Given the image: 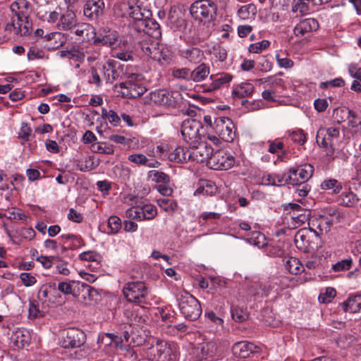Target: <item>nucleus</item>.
I'll list each match as a JSON object with an SVG mask.
<instances>
[{"label":"nucleus","instance_id":"nucleus-39","mask_svg":"<svg viewBox=\"0 0 361 361\" xmlns=\"http://www.w3.org/2000/svg\"><path fill=\"white\" fill-rule=\"evenodd\" d=\"M256 13L257 8L252 4L243 6L238 11V16L243 20L250 19L254 17Z\"/></svg>","mask_w":361,"mask_h":361},{"label":"nucleus","instance_id":"nucleus-15","mask_svg":"<svg viewBox=\"0 0 361 361\" xmlns=\"http://www.w3.org/2000/svg\"><path fill=\"white\" fill-rule=\"evenodd\" d=\"M190 147H192L190 157L197 162H203L204 161L208 162V160L213 154V148L206 142L200 141L199 144L196 145V146Z\"/></svg>","mask_w":361,"mask_h":361},{"label":"nucleus","instance_id":"nucleus-49","mask_svg":"<svg viewBox=\"0 0 361 361\" xmlns=\"http://www.w3.org/2000/svg\"><path fill=\"white\" fill-rule=\"evenodd\" d=\"M74 285V281H71L70 282H60L58 285L57 289L65 295H73Z\"/></svg>","mask_w":361,"mask_h":361},{"label":"nucleus","instance_id":"nucleus-61","mask_svg":"<svg viewBox=\"0 0 361 361\" xmlns=\"http://www.w3.org/2000/svg\"><path fill=\"white\" fill-rule=\"evenodd\" d=\"M20 279L25 286H31L37 282L35 277L30 273H22L20 275Z\"/></svg>","mask_w":361,"mask_h":361},{"label":"nucleus","instance_id":"nucleus-32","mask_svg":"<svg viewBox=\"0 0 361 361\" xmlns=\"http://www.w3.org/2000/svg\"><path fill=\"white\" fill-rule=\"evenodd\" d=\"M286 270L291 274H298L304 271V267L300 261L293 257H288L283 259Z\"/></svg>","mask_w":361,"mask_h":361},{"label":"nucleus","instance_id":"nucleus-60","mask_svg":"<svg viewBox=\"0 0 361 361\" xmlns=\"http://www.w3.org/2000/svg\"><path fill=\"white\" fill-rule=\"evenodd\" d=\"M31 131V128L29 127V126L25 123H23L18 133V137L22 139L23 141L27 142L29 140Z\"/></svg>","mask_w":361,"mask_h":361},{"label":"nucleus","instance_id":"nucleus-1","mask_svg":"<svg viewBox=\"0 0 361 361\" xmlns=\"http://www.w3.org/2000/svg\"><path fill=\"white\" fill-rule=\"evenodd\" d=\"M295 246L305 253H314L321 247V238L312 228H303L295 235Z\"/></svg>","mask_w":361,"mask_h":361},{"label":"nucleus","instance_id":"nucleus-12","mask_svg":"<svg viewBox=\"0 0 361 361\" xmlns=\"http://www.w3.org/2000/svg\"><path fill=\"white\" fill-rule=\"evenodd\" d=\"M314 168L310 164H305L301 167L291 168L288 178L292 185L305 183L313 175Z\"/></svg>","mask_w":361,"mask_h":361},{"label":"nucleus","instance_id":"nucleus-20","mask_svg":"<svg viewBox=\"0 0 361 361\" xmlns=\"http://www.w3.org/2000/svg\"><path fill=\"white\" fill-rule=\"evenodd\" d=\"M319 28V23L314 18H306L301 20L294 28L295 36H302L305 34L315 31Z\"/></svg>","mask_w":361,"mask_h":361},{"label":"nucleus","instance_id":"nucleus-30","mask_svg":"<svg viewBox=\"0 0 361 361\" xmlns=\"http://www.w3.org/2000/svg\"><path fill=\"white\" fill-rule=\"evenodd\" d=\"M49 42L47 45L49 49H56L63 46L66 42V37L61 32H56L44 37Z\"/></svg>","mask_w":361,"mask_h":361},{"label":"nucleus","instance_id":"nucleus-34","mask_svg":"<svg viewBox=\"0 0 361 361\" xmlns=\"http://www.w3.org/2000/svg\"><path fill=\"white\" fill-rule=\"evenodd\" d=\"M14 344L18 348H24L30 342V335L26 329H18L13 336Z\"/></svg>","mask_w":361,"mask_h":361},{"label":"nucleus","instance_id":"nucleus-3","mask_svg":"<svg viewBox=\"0 0 361 361\" xmlns=\"http://www.w3.org/2000/svg\"><path fill=\"white\" fill-rule=\"evenodd\" d=\"M217 7L210 0H198L195 1L190 8L192 17L198 21L209 23L213 20Z\"/></svg>","mask_w":361,"mask_h":361},{"label":"nucleus","instance_id":"nucleus-52","mask_svg":"<svg viewBox=\"0 0 361 361\" xmlns=\"http://www.w3.org/2000/svg\"><path fill=\"white\" fill-rule=\"evenodd\" d=\"M108 225L111 229V233H116L121 228V221L118 217L116 216H111L109 219Z\"/></svg>","mask_w":361,"mask_h":361},{"label":"nucleus","instance_id":"nucleus-62","mask_svg":"<svg viewBox=\"0 0 361 361\" xmlns=\"http://www.w3.org/2000/svg\"><path fill=\"white\" fill-rule=\"evenodd\" d=\"M79 257L82 260L85 261H92V262H98V259L100 258V256L92 251L84 252L79 255Z\"/></svg>","mask_w":361,"mask_h":361},{"label":"nucleus","instance_id":"nucleus-38","mask_svg":"<svg viewBox=\"0 0 361 361\" xmlns=\"http://www.w3.org/2000/svg\"><path fill=\"white\" fill-rule=\"evenodd\" d=\"M49 304L42 305V309L39 310L38 304L35 300L31 301L29 307V317L30 318H37L44 316V312L49 310Z\"/></svg>","mask_w":361,"mask_h":361},{"label":"nucleus","instance_id":"nucleus-4","mask_svg":"<svg viewBox=\"0 0 361 361\" xmlns=\"http://www.w3.org/2000/svg\"><path fill=\"white\" fill-rule=\"evenodd\" d=\"M123 293L128 301L137 304H145L147 288L142 281L128 282L123 287Z\"/></svg>","mask_w":361,"mask_h":361},{"label":"nucleus","instance_id":"nucleus-45","mask_svg":"<svg viewBox=\"0 0 361 361\" xmlns=\"http://www.w3.org/2000/svg\"><path fill=\"white\" fill-rule=\"evenodd\" d=\"M92 151L95 153L111 154L114 153V147L106 143H97L92 145Z\"/></svg>","mask_w":361,"mask_h":361},{"label":"nucleus","instance_id":"nucleus-18","mask_svg":"<svg viewBox=\"0 0 361 361\" xmlns=\"http://www.w3.org/2000/svg\"><path fill=\"white\" fill-rule=\"evenodd\" d=\"M141 49L142 52L149 56L154 61L160 62L162 59H165L163 56L162 46H160L157 42H147L141 43Z\"/></svg>","mask_w":361,"mask_h":361},{"label":"nucleus","instance_id":"nucleus-2","mask_svg":"<svg viewBox=\"0 0 361 361\" xmlns=\"http://www.w3.org/2000/svg\"><path fill=\"white\" fill-rule=\"evenodd\" d=\"M180 312L187 319L194 321L200 317L202 308L200 302L188 292L180 290L176 293Z\"/></svg>","mask_w":361,"mask_h":361},{"label":"nucleus","instance_id":"nucleus-41","mask_svg":"<svg viewBox=\"0 0 361 361\" xmlns=\"http://www.w3.org/2000/svg\"><path fill=\"white\" fill-rule=\"evenodd\" d=\"M60 56L62 58H68L69 59H76V61H81L85 58V54L83 52L77 50V49H71V50H63L59 51Z\"/></svg>","mask_w":361,"mask_h":361},{"label":"nucleus","instance_id":"nucleus-14","mask_svg":"<svg viewBox=\"0 0 361 361\" xmlns=\"http://www.w3.org/2000/svg\"><path fill=\"white\" fill-rule=\"evenodd\" d=\"M157 214V208L152 204H145L142 207H132L126 211V216L138 220L152 219Z\"/></svg>","mask_w":361,"mask_h":361},{"label":"nucleus","instance_id":"nucleus-5","mask_svg":"<svg viewBox=\"0 0 361 361\" xmlns=\"http://www.w3.org/2000/svg\"><path fill=\"white\" fill-rule=\"evenodd\" d=\"M149 350L151 356H153L152 359L161 361H176L178 358L174 346L160 339H157L155 345H153Z\"/></svg>","mask_w":361,"mask_h":361},{"label":"nucleus","instance_id":"nucleus-55","mask_svg":"<svg viewBox=\"0 0 361 361\" xmlns=\"http://www.w3.org/2000/svg\"><path fill=\"white\" fill-rule=\"evenodd\" d=\"M352 265V259H343L341 262H338L333 265L332 269L335 271H341L343 270H348L351 267Z\"/></svg>","mask_w":361,"mask_h":361},{"label":"nucleus","instance_id":"nucleus-36","mask_svg":"<svg viewBox=\"0 0 361 361\" xmlns=\"http://www.w3.org/2000/svg\"><path fill=\"white\" fill-rule=\"evenodd\" d=\"M183 56L190 63L197 64L201 62L204 57L203 51L198 48L187 49L183 52Z\"/></svg>","mask_w":361,"mask_h":361},{"label":"nucleus","instance_id":"nucleus-43","mask_svg":"<svg viewBox=\"0 0 361 361\" xmlns=\"http://www.w3.org/2000/svg\"><path fill=\"white\" fill-rule=\"evenodd\" d=\"M148 176L156 183L168 184L170 181L169 176L162 171H150L148 173Z\"/></svg>","mask_w":361,"mask_h":361},{"label":"nucleus","instance_id":"nucleus-19","mask_svg":"<svg viewBox=\"0 0 361 361\" xmlns=\"http://www.w3.org/2000/svg\"><path fill=\"white\" fill-rule=\"evenodd\" d=\"M150 99L155 104L162 106H173L175 104L173 94L166 90H158L151 92Z\"/></svg>","mask_w":361,"mask_h":361},{"label":"nucleus","instance_id":"nucleus-28","mask_svg":"<svg viewBox=\"0 0 361 361\" xmlns=\"http://www.w3.org/2000/svg\"><path fill=\"white\" fill-rule=\"evenodd\" d=\"M77 18L75 13L68 9L60 18V25L63 30H68L77 25Z\"/></svg>","mask_w":361,"mask_h":361},{"label":"nucleus","instance_id":"nucleus-50","mask_svg":"<svg viewBox=\"0 0 361 361\" xmlns=\"http://www.w3.org/2000/svg\"><path fill=\"white\" fill-rule=\"evenodd\" d=\"M191 71L188 68L174 69L172 75L174 78L184 79L185 80H191L190 79Z\"/></svg>","mask_w":361,"mask_h":361},{"label":"nucleus","instance_id":"nucleus-11","mask_svg":"<svg viewBox=\"0 0 361 361\" xmlns=\"http://www.w3.org/2000/svg\"><path fill=\"white\" fill-rule=\"evenodd\" d=\"M233 123L228 117H218L214 120L213 129L224 141L231 142L234 137Z\"/></svg>","mask_w":361,"mask_h":361},{"label":"nucleus","instance_id":"nucleus-33","mask_svg":"<svg viewBox=\"0 0 361 361\" xmlns=\"http://www.w3.org/2000/svg\"><path fill=\"white\" fill-rule=\"evenodd\" d=\"M169 159L177 163L186 161L191 159L190 151L183 147H178L169 154Z\"/></svg>","mask_w":361,"mask_h":361},{"label":"nucleus","instance_id":"nucleus-63","mask_svg":"<svg viewBox=\"0 0 361 361\" xmlns=\"http://www.w3.org/2000/svg\"><path fill=\"white\" fill-rule=\"evenodd\" d=\"M44 57V52L35 47L30 48L27 52V58L29 60H34L35 59H42Z\"/></svg>","mask_w":361,"mask_h":361},{"label":"nucleus","instance_id":"nucleus-56","mask_svg":"<svg viewBox=\"0 0 361 361\" xmlns=\"http://www.w3.org/2000/svg\"><path fill=\"white\" fill-rule=\"evenodd\" d=\"M97 41L101 42L102 45L112 47L116 44L117 37L114 34H109L104 36L102 38H97Z\"/></svg>","mask_w":361,"mask_h":361},{"label":"nucleus","instance_id":"nucleus-10","mask_svg":"<svg viewBox=\"0 0 361 361\" xmlns=\"http://www.w3.org/2000/svg\"><path fill=\"white\" fill-rule=\"evenodd\" d=\"M121 330L123 331L122 334L124 341L128 345L140 346L145 343L147 335L145 331L141 329H137L130 324H125L121 326Z\"/></svg>","mask_w":361,"mask_h":361},{"label":"nucleus","instance_id":"nucleus-26","mask_svg":"<svg viewBox=\"0 0 361 361\" xmlns=\"http://www.w3.org/2000/svg\"><path fill=\"white\" fill-rule=\"evenodd\" d=\"M255 87L249 82H243L233 87L232 96L235 98H243L252 94Z\"/></svg>","mask_w":361,"mask_h":361},{"label":"nucleus","instance_id":"nucleus-8","mask_svg":"<svg viewBox=\"0 0 361 361\" xmlns=\"http://www.w3.org/2000/svg\"><path fill=\"white\" fill-rule=\"evenodd\" d=\"M62 345L65 348H75L82 345L86 341L83 331L77 328H69L62 332Z\"/></svg>","mask_w":361,"mask_h":361},{"label":"nucleus","instance_id":"nucleus-16","mask_svg":"<svg viewBox=\"0 0 361 361\" xmlns=\"http://www.w3.org/2000/svg\"><path fill=\"white\" fill-rule=\"evenodd\" d=\"M258 351L259 347L248 341L238 342L232 348L233 354L240 358H247Z\"/></svg>","mask_w":361,"mask_h":361},{"label":"nucleus","instance_id":"nucleus-53","mask_svg":"<svg viewBox=\"0 0 361 361\" xmlns=\"http://www.w3.org/2000/svg\"><path fill=\"white\" fill-rule=\"evenodd\" d=\"M29 17L27 19H24L23 22H18L17 20V25H20V32L18 33V35L25 36L30 34L32 23L29 21Z\"/></svg>","mask_w":361,"mask_h":361},{"label":"nucleus","instance_id":"nucleus-46","mask_svg":"<svg viewBox=\"0 0 361 361\" xmlns=\"http://www.w3.org/2000/svg\"><path fill=\"white\" fill-rule=\"evenodd\" d=\"M231 316L233 320L237 322H243L248 319L249 314L246 310L239 308L234 307L231 310Z\"/></svg>","mask_w":361,"mask_h":361},{"label":"nucleus","instance_id":"nucleus-40","mask_svg":"<svg viewBox=\"0 0 361 361\" xmlns=\"http://www.w3.org/2000/svg\"><path fill=\"white\" fill-rule=\"evenodd\" d=\"M322 190H332V192L338 194L342 190V184L334 178L326 179L321 183Z\"/></svg>","mask_w":361,"mask_h":361},{"label":"nucleus","instance_id":"nucleus-54","mask_svg":"<svg viewBox=\"0 0 361 361\" xmlns=\"http://www.w3.org/2000/svg\"><path fill=\"white\" fill-rule=\"evenodd\" d=\"M128 159L139 166H145L147 161L146 156L142 154H133L129 155Z\"/></svg>","mask_w":361,"mask_h":361},{"label":"nucleus","instance_id":"nucleus-57","mask_svg":"<svg viewBox=\"0 0 361 361\" xmlns=\"http://www.w3.org/2000/svg\"><path fill=\"white\" fill-rule=\"evenodd\" d=\"M348 123L351 128H357L361 125V120L357 114L351 109H348Z\"/></svg>","mask_w":361,"mask_h":361},{"label":"nucleus","instance_id":"nucleus-27","mask_svg":"<svg viewBox=\"0 0 361 361\" xmlns=\"http://www.w3.org/2000/svg\"><path fill=\"white\" fill-rule=\"evenodd\" d=\"M93 291L94 290L87 283L75 281L73 297L86 300L92 296Z\"/></svg>","mask_w":361,"mask_h":361},{"label":"nucleus","instance_id":"nucleus-35","mask_svg":"<svg viewBox=\"0 0 361 361\" xmlns=\"http://www.w3.org/2000/svg\"><path fill=\"white\" fill-rule=\"evenodd\" d=\"M343 309L345 312L356 313L361 310V296L355 295L350 297L347 301L342 303Z\"/></svg>","mask_w":361,"mask_h":361},{"label":"nucleus","instance_id":"nucleus-13","mask_svg":"<svg viewBox=\"0 0 361 361\" xmlns=\"http://www.w3.org/2000/svg\"><path fill=\"white\" fill-rule=\"evenodd\" d=\"M104 0H86L83 6L84 16L91 21H97L104 15Z\"/></svg>","mask_w":361,"mask_h":361},{"label":"nucleus","instance_id":"nucleus-59","mask_svg":"<svg viewBox=\"0 0 361 361\" xmlns=\"http://www.w3.org/2000/svg\"><path fill=\"white\" fill-rule=\"evenodd\" d=\"M291 138L294 142L302 145L306 142V136L303 130H298L290 133Z\"/></svg>","mask_w":361,"mask_h":361},{"label":"nucleus","instance_id":"nucleus-58","mask_svg":"<svg viewBox=\"0 0 361 361\" xmlns=\"http://www.w3.org/2000/svg\"><path fill=\"white\" fill-rule=\"evenodd\" d=\"M319 130L320 133L327 135V139L331 142L332 138L338 137L339 135V128H320Z\"/></svg>","mask_w":361,"mask_h":361},{"label":"nucleus","instance_id":"nucleus-44","mask_svg":"<svg viewBox=\"0 0 361 361\" xmlns=\"http://www.w3.org/2000/svg\"><path fill=\"white\" fill-rule=\"evenodd\" d=\"M102 117L109 120V123L114 126L119 125L121 118L114 110L107 111L106 109L102 110Z\"/></svg>","mask_w":361,"mask_h":361},{"label":"nucleus","instance_id":"nucleus-6","mask_svg":"<svg viewBox=\"0 0 361 361\" xmlns=\"http://www.w3.org/2000/svg\"><path fill=\"white\" fill-rule=\"evenodd\" d=\"M202 128L201 122L196 119L188 118L185 120L181 126V133L183 139L190 146H196L201 140V135L199 133Z\"/></svg>","mask_w":361,"mask_h":361},{"label":"nucleus","instance_id":"nucleus-23","mask_svg":"<svg viewBox=\"0 0 361 361\" xmlns=\"http://www.w3.org/2000/svg\"><path fill=\"white\" fill-rule=\"evenodd\" d=\"M117 61L113 59L108 60L102 66L103 75L106 82L112 83L116 80L119 73L116 70Z\"/></svg>","mask_w":361,"mask_h":361},{"label":"nucleus","instance_id":"nucleus-9","mask_svg":"<svg viewBox=\"0 0 361 361\" xmlns=\"http://www.w3.org/2000/svg\"><path fill=\"white\" fill-rule=\"evenodd\" d=\"M235 163L233 156L223 150H218L211 156L207 165L214 170H228L233 167Z\"/></svg>","mask_w":361,"mask_h":361},{"label":"nucleus","instance_id":"nucleus-17","mask_svg":"<svg viewBox=\"0 0 361 361\" xmlns=\"http://www.w3.org/2000/svg\"><path fill=\"white\" fill-rule=\"evenodd\" d=\"M30 3L26 0H17L11 4L10 10L12 17H16L18 22H23L29 17L28 8Z\"/></svg>","mask_w":361,"mask_h":361},{"label":"nucleus","instance_id":"nucleus-51","mask_svg":"<svg viewBox=\"0 0 361 361\" xmlns=\"http://www.w3.org/2000/svg\"><path fill=\"white\" fill-rule=\"evenodd\" d=\"M270 42L268 40H262L259 42L252 44L249 47V51L251 53H259L269 47Z\"/></svg>","mask_w":361,"mask_h":361},{"label":"nucleus","instance_id":"nucleus-25","mask_svg":"<svg viewBox=\"0 0 361 361\" xmlns=\"http://www.w3.org/2000/svg\"><path fill=\"white\" fill-rule=\"evenodd\" d=\"M232 78V75L226 73H218L216 75H212L210 79L212 82L207 90L210 92L219 89L223 85L230 82Z\"/></svg>","mask_w":361,"mask_h":361},{"label":"nucleus","instance_id":"nucleus-31","mask_svg":"<svg viewBox=\"0 0 361 361\" xmlns=\"http://www.w3.org/2000/svg\"><path fill=\"white\" fill-rule=\"evenodd\" d=\"M209 73V66L204 63H202L191 71L190 79L196 82H201L207 78Z\"/></svg>","mask_w":361,"mask_h":361},{"label":"nucleus","instance_id":"nucleus-42","mask_svg":"<svg viewBox=\"0 0 361 361\" xmlns=\"http://www.w3.org/2000/svg\"><path fill=\"white\" fill-rule=\"evenodd\" d=\"M248 293L253 296L263 297L267 295L268 290H267L265 285L255 283L248 288Z\"/></svg>","mask_w":361,"mask_h":361},{"label":"nucleus","instance_id":"nucleus-29","mask_svg":"<svg viewBox=\"0 0 361 361\" xmlns=\"http://www.w3.org/2000/svg\"><path fill=\"white\" fill-rule=\"evenodd\" d=\"M130 16L135 21L137 28L140 27V21H145L148 17L152 16V13L148 9H142L140 6H131L130 8Z\"/></svg>","mask_w":361,"mask_h":361},{"label":"nucleus","instance_id":"nucleus-21","mask_svg":"<svg viewBox=\"0 0 361 361\" xmlns=\"http://www.w3.org/2000/svg\"><path fill=\"white\" fill-rule=\"evenodd\" d=\"M137 29L153 37H158L161 35L159 25L151 17H148L145 21H140V27Z\"/></svg>","mask_w":361,"mask_h":361},{"label":"nucleus","instance_id":"nucleus-7","mask_svg":"<svg viewBox=\"0 0 361 361\" xmlns=\"http://www.w3.org/2000/svg\"><path fill=\"white\" fill-rule=\"evenodd\" d=\"M141 75L132 73L128 76V80L121 82L119 87L123 90L122 95L126 98H137L143 95L146 92V88L135 81L139 80Z\"/></svg>","mask_w":361,"mask_h":361},{"label":"nucleus","instance_id":"nucleus-22","mask_svg":"<svg viewBox=\"0 0 361 361\" xmlns=\"http://www.w3.org/2000/svg\"><path fill=\"white\" fill-rule=\"evenodd\" d=\"M217 350L216 344L213 341L202 343L196 348V353L200 359L213 357Z\"/></svg>","mask_w":361,"mask_h":361},{"label":"nucleus","instance_id":"nucleus-64","mask_svg":"<svg viewBox=\"0 0 361 361\" xmlns=\"http://www.w3.org/2000/svg\"><path fill=\"white\" fill-rule=\"evenodd\" d=\"M342 201L345 206L352 207L357 202V199L354 193L348 192L343 196Z\"/></svg>","mask_w":361,"mask_h":361},{"label":"nucleus","instance_id":"nucleus-37","mask_svg":"<svg viewBox=\"0 0 361 361\" xmlns=\"http://www.w3.org/2000/svg\"><path fill=\"white\" fill-rule=\"evenodd\" d=\"M263 180L269 185H280L284 183H289L288 176L286 174H267L264 175Z\"/></svg>","mask_w":361,"mask_h":361},{"label":"nucleus","instance_id":"nucleus-24","mask_svg":"<svg viewBox=\"0 0 361 361\" xmlns=\"http://www.w3.org/2000/svg\"><path fill=\"white\" fill-rule=\"evenodd\" d=\"M289 215L292 220L293 227L295 228L302 226L306 221H309L311 212L309 209H304L294 212H290Z\"/></svg>","mask_w":361,"mask_h":361},{"label":"nucleus","instance_id":"nucleus-47","mask_svg":"<svg viewBox=\"0 0 361 361\" xmlns=\"http://www.w3.org/2000/svg\"><path fill=\"white\" fill-rule=\"evenodd\" d=\"M157 202L161 208L169 212H174L178 207L177 203L174 200L170 199L161 198L158 200Z\"/></svg>","mask_w":361,"mask_h":361},{"label":"nucleus","instance_id":"nucleus-48","mask_svg":"<svg viewBox=\"0 0 361 361\" xmlns=\"http://www.w3.org/2000/svg\"><path fill=\"white\" fill-rule=\"evenodd\" d=\"M336 291L334 288L328 287L325 290L324 293L319 295V301L322 303H329L336 297Z\"/></svg>","mask_w":361,"mask_h":361}]
</instances>
